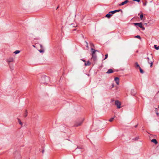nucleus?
<instances>
[{"label":"nucleus","instance_id":"4be33fe9","mask_svg":"<svg viewBox=\"0 0 159 159\" xmlns=\"http://www.w3.org/2000/svg\"><path fill=\"white\" fill-rule=\"evenodd\" d=\"M134 90H131V93L132 95H134L135 94V93H134Z\"/></svg>","mask_w":159,"mask_h":159},{"label":"nucleus","instance_id":"423d86ee","mask_svg":"<svg viewBox=\"0 0 159 159\" xmlns=\"http://www.w3.org/2000/svg\"><path fill=\"white\" fill-rule=\"evenodd\" d=\"M6 61L9 64L10 62H12L14 61V59L12 57H9L7 59Z\"/></svg>","mask_w":159,"mask_h":159},{"label":"nucleus","instance_id":"dca6fc26","mask_svg":"<svg viewBox=\"0 0 159 159\" xmlns=\"http://www.w3.org/2000/svg\"><path fill=\"white\" fill-rule=\"evenodd\" d=\"M20 52V51H19V50H16V51L15 52H14L13 53L16 54H18Z\"/></svg>","mask_w":159,"mask_h":159},{"label":"nucleus","instance_id":"aec40b11","mask_svg":"<svg viewBox=\"0 0 159 159\" xmlns=\"http://www.w3.org/2000/svg\"><path fill=\"white\" fill-rule=\"evenodd\" d=\"M143 13H142V14H141L140 16V18L141 20H143Z\"/></svg>","mask_w":159,"mask_h":159},{"label":"nucleus","instance_id":"20e7f679","mask_svg":"<svg viewBox=\"0 0 159 159\" xmlns=\"http://www.w3.org/2000/svg\"><path fill=\"white\" fill-rule=\"evenodd\" d=\"M48 80V78L47 77H43L42 78L41 83L42 84L46 83Z\"/></svg>","mask_w":159,"mask_h":159},{"label":"nucleus","instance_id":"a878e982","mask_svg":"<svg viewBox=\"0 0 159 159\" xmlns=\"http://www.w3.org/2000/svg\"><path fill=\"white\" fill-rule=\"evenodd\" d=\"M156 114H157V116H159V113L157 112H157H156Z\"/></svg>","mask_w":159,"mask_h":159},{"label":"nucleus","instance_id":"39448f33","mask_svg":"<svg viewBox=\"0 0 159 159\" xmlns=\"http://www.w3.org/2000/svg\"><path fill=\"white\" fill-rule=\"evenodd\" d=\"M115 104L117 106L118 108L120 109L121 108V103L118 100L115 101Z\"/></svg>","mask_w":159,"mask_h":159},{"label":"nucleus","instance_id":"6ab92c4d","mask_svg":"<svg viewBox=\"0 0 159 159\" xmlns=\"http://www.w3.org/2000/svg\"><path fill=\"white\" fill-rule=\"evenodd\" d=\"M111 15L110 14H107L106 15V17H107L108 18H110V17Z\"/></svg>","mask_w":159,"mask_h":159},{"label":"nucleus","instance_id":"b1692460","mask_svg":"<svg viewBox=\"0 0 159 159\" xmlns=\"http://www.w3.org/2000/svg\"><path fill=\"white\" fill-rule=\"evenodd\" d=\"M114 119V117H113V118H111L109 120V121H110V122H112L113 120Z\"/></svg>","mask_w":159,"mask_h":159},{"label":"nucleus","instance_id":"4468645a","mask_svg":"<svg viewBox=\"0 0 159 159\" xmlns=\"http://www.w3.org/2000/svg\"><path fill=\"white\" fill-rule=\"evenodd\" d=\"M90 63L89 62V61H87V63H85L84 65L85 66H89L90 65Z\"/></svg>","mask_w":159,"mask_h":159},{"label":"nucleus","instance_id":"2f4dec72","mask_svg":"<svg viewBox=\"0 0 159 159\" xmlns=\"http://www.w3.org/2000/svg\"><path fill=\"white\" fill-rule=\"evenodd\" d=\"M112 87H114V84H112Z\"/></svg>","mask_w":159,"mask_h":159},{"label":"nucleus","instance_id":"f03ea898","mask_svg":"<svg viewBox=\"0 0 159 159\" xmlns=\"http://www.w3.org/2000/svg\"><path fill=\"white\" fill-rule=\"evenodd\" d=\"M84 120V119L83 118L80 120L76 121L74 123V126L78 127L80 126L83 122Z\"/></svg>","mask_w":159,"mask_h":159},{"label":"nucleus","instance_id":"2eb2a0df","mask_svg":"<svg viewBox=\"0 0 159 159\" xmlns=\"http://www.w3.org/2000/svg\"><path fill=\"white\" fill-rule=\"evenodd\" d=\"M18 122L19 123V124L21 125V126H22L23 125V123H22L21 122V120L19 119H18Z\"/></svg>","mask_w":159,"mask_h":159},{"label":"nucleus","instance_id":"bb28decb","mask_svg":"<svg viewBox=\"0 0 159 159\" xmlns=\"http://www.w3.org/2000/svg\"><path fill=\"white\" fill-rule=\"evenodd\" d=\"M134 1L137 2H139L140 1V0H133Z\"/></svg>","mask_w":159,"mask_h":159},{"label":"nucleus","instance_id":"ddd939ff","mask_svg":"<svg viewBox=\"0 0 159 159\" xmlns=\"http://www.w3.org/2000/svg\"><path fill=\"white\" fill-rule=\"evenodd\" d=\"M135 66L136 68L139 67V68L140 66L137 62H136L135 63Z\"/></svg>","mask_w":159,"mask_h":159},{"label":"nucleus","instance_id":"1a4fd4ad","mask_svg":"<svg viewBox=\"0 0 159 159\" xmlns=\"http://www.w3.org/2000/svg\"><path fill=\"white\" fill-rule=\"evenodd\" d=\"M128 2H129V1L128 0H126L124 2H122L120 4H119V6H122V5L127 3Z\"/></svg>","mask_w":159,"mask_h":159},{"label":"nucleus","instance_id":"c85d7f7f","mask_svg":"<svg viewBox=\"0 0 159 159\" xmlns=\"http://www.w3.org/2000/svg\"><path fill=\"white\" fill-rule=\"evenodd\" d=\"M157 108H155V111L156 112H157Z\"/></svg>","mask_w":159,"mask_h":159},{"label":"nucleus","instance_id":"0eeeda50","mask_svg":"<svg viewBox=\"0 0 159 159\" xmlns=\"http://www.w3.org/2000/svg\"><path fill=\"white\" fill-rule=\"evenodd\" d=\"M135 25H138L140 28H143V25L142 23H134Z\"/></svg>","mask_w":159,"mask_h":159},{"label":"nucleus","instance_id":"72a5a7b5","mask_svg":"<svg viewBox=\"0 0 159 159\" xmlns=\"http://www.w3.org/2000/svg\"><path fill=\"white\" fill-rule=\"evenodd\" d=\"M86 43H87V46H88V43H87V42H86Z\"/></svg>","mask_w":159,"mask_h":159},{"label":"nucleus","instance_id":"6e6552de","mask_svg":"<svg viewBox=\"0 0 159 159\" xmlns=\"http://www.w3.org/2000/svg\"><path fill=\"white\" fill-rule=\"evenodd\" d=\"M117 85L119 84V79L118 77H116L114 79Z\"/></svg>","mask_w":159,"mask_h":159},{"label":"nucleus","instance_id":"a211bd4d","mask_svg":"<svg viewBox=\"0 0 159 159\" xmlns=\"http://www.w3.org/2000/svg\"><path fill=\"white\" fill-rule=\"evenodd\" d=\"M27 113H28L27 111L26 110L25 111V113L24 114V116L25 117H26L27 116Z\"/></svg>","mask_w":159,"mask_h":159},{"label":"nucleus","instance_id":"9b49d317","mask_svg":"<svg viewBox=\"0 0 159 159\" xmlns=\"http://www.w3.org/2000/svg\"><path fill=\"white\" fill-rule=\"evenodd\" d=\"M120 10H114V11H110V12H109V13H111L112 14H114L116 12H119V11H120Z\"/></svg>","mask_w":159,"mask_h":159},{"label":"nucleus","instance_id":"412c9836","mask_svg":"<svg viewBox=\"0 0 159 159\" xmlns=\"http://www.w3.org/2000/svg\"><path fill=\"white\" fill-rule=\"evenodd\" d=\"M139 70H140V72H141V73H143V70H142V69L140 67H139Z\"/></svg>","mask_w":159,"mask_h":159},{"label":"nucleus","instance_id":"9d476101","mask_svg":"<svg viewBox=\"0 0 159 159\" xmlns=\"http://www.w3.org/2000/svg\"><path fill=\"white\" fill-rule=\"evenodd\" d=\"M113 72V70L111 69H110L108 70V71L107 72V74H110L112 73Z\"/></svg>","mask_w":159,"mask_h":159},{"label":"nucleus","instance_id":"7c9ffc66","mask_svg":"<svg viewBox=\"0 0 159 159\" xmlns=\"http://www.w3.org/2000/svg\"><path fill=\"white\" fill-rule=\"evenodd\" d=\"M39 52H43V50H39Z\"/></svg>","mask_w":159,"mask_h":159},{"label":"nucleus","instance_id":"cd10ccee","mask_svg":"<svg viewBox=\"0 0 159 159\" xmlns=\"http://www.w3.org/2000/svg\"><path fill=\"white\" fill-rule=\"evenodd\" d=\"M44 152V150H42L41 151V152H42V153L43 154Z\"/></svg>","mask_w":159,"mask_h":159},{"label":"nucleus","instance_id":"f257e3e1","mask_svg":"<svg viewBox=\"0 0 159 159\" xmlns=\"http://www.w3.org/2000/svg\"><path fill=\"white\" fill-rule=\"evenodd\" d=\"M148 54H147V56H148ZM145 58L146 59L148 62L150 64V66L152 67L153 64V62L151 61L153 59V57L152 54H150L148 56H147V57Z\"/></svg>","mask_w":159,"mask_h":159},{"label":"nucleus","instance_id":"473e14b6","mask_svg":"<svg viewBox=\"0 0 159 159\" xmlns=\"http://www.w3.org/2000/svg\"><path fill=\"white\" fill-rule=\"evenodd\" d=\"M142 28L143 29V30H145V28L144 27H143V28Z\"/></svg>","mask_w":159,"mask_h":159},{"label":"nucleus","instance_id":"f8f14e48","mask_svg":"<svg viewBox=\"0 0 159 159\" xmlns=\"http://www.w3.org/2000/svg\"><path fill=\"white\" fill-rule=\"evenodd\" d=\"M152 142L154 143L155 144H156L157 143V141L156 139H153L151 140Z\"/></svg>","mask_w":159,"mask_h":159},{"label":"nucleus","instance_id":"f704fd0d","mask_svg":"<svg viewBox=\"0 0 159 159\" xmlns=\"http://www.w3.org/2000/svg\"><path fill=\"white\" fill-rule=\"evenodd\" d=\"M158 108H159V106L158 107Z\"/></svg>","mask_w":159,"mask_h":159},{"label":"nucleus","instance_id":"c756f323","mask_svg":"<svg viewBox=\"0 0 159 159\" xmlns=\"http://www.w3.org/2000/svg\"><path fill=\"white\" fill-rule=\"evenodd\" d=\"M81 60L82 61H84V62H86V61H85V60H83V59H81Z\"/></svg>","mask_w":159,"mask_h":159},{"label":"nucleus","instance_id":"7ed1b4c3","mask_svg":"<svg viewBox=\"0 0 159 159\" xmlns=\"http://www.w3.org/2000/svg\"><path fill=\"white\" fill-rule=\"evenodd\" d=\"M91 51L92 53V59H93L94 61L96 59L97 56L95 54V52H98V50H94L93 48L91 49Z\"/></svg>","mask_w":159,"mask_h":159},{"label":"nucleus","instance_id":"5701e85b","mask_svg":"<svg viewBox=\"0 0 159 159\" xmlns=\"http://www.w3.org/2000/svg\"><path fill=\"white\" fill-rule=\"evenodd\" d=\"M135 38L139 39H141V37L139 35H137L135 37Z\"/></svg>","mask_w":159,"mask_h":159},{"label":"nucleus","instance_id":"f3484780","mask_svg":"<svg viewBox=\"0 0 159 159\" xmlns=\"http://www.w3.org/2000/svg\"><path fill=\"white\" fill-rule=\"evenodd\" d=\"M154 48L156 50H158L159 49V46L157 47V45H154Z\"/></svg>","mask_w":159,"mask_h":159},{"label":"nucleus","instance_id":"393cba45","mask_svg":"<svg viewBox=\"0 0 159 159\" xmlns=\"http://www.w3.org/2000/svg\"><path fill=\"white\" fill-rule=\"evenodd\" d=\"M105 57L104 59V60H105V59H107V57H108V54H106L105 55Z\"/></svg>","mask_w":159,"mask_h":159}]
</instances>
